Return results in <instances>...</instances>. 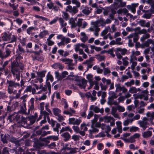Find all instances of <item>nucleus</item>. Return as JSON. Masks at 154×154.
<instances>
[{"instance_id":"30","label":"nucleus","mask_w":154,"mask_h":154,"mask_svg":"<svg viewBox=\"0 0 154 154\" xmlns=\"http://www.w3.org/2000/svg\"><path fill=\"white\" fill-rule=\"evenodd\" d=\"M28 119H29V120L30 122V125H32L34 124L35 122L36 119L34 118V117L32 116H29Z\"/></svg>"},{"instance_id":"4","label":"nucleus","mask_w":154,"mask_h":154,"mask_svg":"<svg viewBox=\"0 0 154 154\" xmlns=\"http://www.w3.org/2000/svg\"><path fill=\"white\" fill-rule=\"evenodd\" d=\"M11 51L10 49L6 48L5 51L0 50V58L2 60L10 56Z\"/></svg>"},{"instance_id":"10","label":"nucleus","mask_w":154,"mask_h":154,"mask_svg":"<svg viewBox=\"0 0 154 154\" xmlns=\"http://www.w3.org/2000/svg\"><path fill=\"white\" fill-rule=\"evenodd\" d=\"M116 98L115 94L109 97L108 98L107 103L109 105H116V101H115L114 99Z\"/></svg>"},{"instance_id":"63","label":"nucleus","mask_w":154,"mask_h":154,"mask_svg":"<svg viewBox=\"0 0 154 154\" xmlns=\"http://www.w3.org/2000/svg\"><path fill=\"white\" fill-rule=\"evenodd\" d=\"M83 20L82 19H78V21L77 22V26L80 27L81 26L82 24V21Z\"/></svg>"},{"instance_id":"47","label":"nucleus","mask_w":154,"mask_h":154,"mask_svg":"<svg viewBox=\"0 0 154 154\" xmlns=\"http://www.w3.org/2000/svg\"><path fill=\"white\" fill-rule=\"evenodd\" d=\"M47 92H46L45 93V94H44L42 96H41L40 97H39L37 99L36 98L37 100H38L39 101H41V100H45L47 97V96L46 95V94H47Z\"/></svg>"},{"instance_id":"60","label":"nucleus","mask_w":154,"mask_h":154,"mask_svg":"<svg viewBox=\"0 0 154 154\" xmlns=\"http://www.w3.org/2000/svg\"><path fill=\"white\" fill-rule=\"evenodd\" d=\"M75 118H69V124L74 125V122H75Z\"/></svg>"},{"instance_id":"8","label":"nucleus","mask_w":154,"mask_h":154,"mask_svg":"<svg viewBox=\"0 0 154 154\" xmlns=\"http://www.w3.org/2000/svg\"><path fill=\"white\" fill-rule=\"evenodd\" d=\"M110 12L111 13L109 14V17L112 20H115L114 18V15L116 14V0H114V2L113 3V7L111 10Z\"/></svg>"},{"instance_id":"6","label":"nucleus","mask_w":154,"mask_h":154,"mask_svg":"<svg viewBox=\"0 0 154 154\" xmlns=\"http://www.w3.org/2000/svg\"><path fill=\"white\" fill-rule=\"evenodd\" d=\"M11 34H8L6 32H5L2 34L0 38L3 41L8 42L10 41L11 38Z\"/></svg>"},{"instance_id":"44","label":"nucleus","mask_w":154,"mask_h":154,"mask_svg":"<svg viewBox=\"0 0 154 154\" xmlns=\"http://www.w3.org/2000/svg\"><path fill=\"white\" fill-rule=\"evenodd\" d=\"M139 130V128L137 127L133 126L131 127L129 130L130 132H136Z\"/></svg>"},{"instance_id":"46","label":"nucleus","mask_w":154,"mask_h":154,"mask_svg":"<svg viewBox=\"0 0 154 154\" xmlns=\"http://www.w3.org/2000/svg\"><path fill=\"white\" fill-rule=\"evenodd\" d=\"M68 74V72L66 71L63 72L62 74L61 75V77H60L59 78L61 80L65 78Z\"/></svg>"},{"instance_id":"62","label":"nucleus","mask_w":154,"mask_h":154,"mask_svg":"<svg viewBox=\"0 0 154 154\" xmlns=\"http://www.w3.org/2000/svg\"><path fill=\"white\" fill-rule=\"evenodd\" d=\"M94 115V113L91 110H90L88 114V115L87 117V119H90L91 117Z\"/></svg>"},{"instance_id":"24","label":"nucleus","mask_w":154,"mask_h":154,"mask_svg":"<svg viewBox=\"0 0 154 154\" xmlns=\"http://www.w3.org/2000/svg\"><path fill=\"white\" fill-rule=\"evenodd\" d=\"M118 110L119 112H122L125 111V109L124 107L118 105L116 102V111Z\"/></svg>"},{"instance_id":"19","label":"nucleus","mask_w":154,"mask_h":154,"mask_svg":"<svg viewBox=\"0 0 154 154\" xmlns=\"http://www.w3.org/2000/svg\"><path fill=\"white\" fill-rule=\"evenodd\" d=\"M113 7V4L111 5L110 7H107L106 9H105L104 8H103V9L104 10V11L103 12V14L105 15H107L108 14V13L110 12L111 11V10Z\"/></svg>"},{"instance_id":"41","label":"nucleus","mask_w":154,"mask_h":154,"mask_svg":"<svg viewBox=\"0 0 154 154\" xmlns=\"http://www.w3.org/2000/svg\"><path fill=\"white\" fill-rule=\"evenodd\" d=\"M34 17L36 18L39 19L41 18L43 20H45L47 21H48V19L47 18H46L44 17L40 16L38 15H35Z\"/></svg>"},{"instance_id":"22","label":"nucleus","mask_w":154,"mask_h":154,"mask_svg":"<svg viewBox=\"0 0 154 154\" xmlns=\"http://www.w3.org/2000/svg\"><path fill=\"white\" fill-rule=\"evenodd\" d=\"M90 110H93L95 113H98L100 111V108L97 106H95L94 105H91L90 107Z\"/></svg>"},{"instance_id":"50","label":"nucleus","mask_w":154,"mask_h":154,"mask_svg":"<svg viewBox=\"0 0 154 154\" xmlns=\"http://www.w3.org/2000/svg\"><path fill=\"white\" fill-rule=\"evenodd\" d=\"M107 52L110 54L112 57H115V55L113 53V48L109 49L108 51H107Z\"/></svg>"},{"instance_id":"40","label":"nucleus","mask_w":154,"mask_h":154,"mask_svg":"<svg viewBox=\"0 0 154 154\" xmlns=\"http://www.w3.org/2000/svg\"><path fill=\"white\" fill-rule=\"evenodd\" d=\"M152 42V40L150 39H148L147 41L145 42L144 44L145 46L146 47L149 46V44H151Z\"/></svg>"},{"instance_id":"31","label":"nucleus","mask_w":154,"mask_h":154,"mask_svg":"<svg viewBox=\"0 0 154 154\" xmlns=\"http://www.w3.org/2000/svg\"><path fill=\"white\" fill-rule=\"evenodd\" d=\"M129 92L131 94L136 93L137 92V89L135 87H132L130 88Z\"/></svg>"},{"instance_id":"57","label":"nucleus","mask_w":154,"mask_h":154,"mask_svg":"<svg viewBox=\"0 0 154 154\" xmlns=\"http://www.w3.org/2000/svg\"><path fill=\"white\" fill-rule=\"evenodd\" d=\"M139 38V36L138 35L136 34L135 33V34L133 38V41L134 42H137Z\"/></svg>"},{"instance_id":"55","label":"nucleus","mask_w":154,"mask_h":154,"mask_svg":"<svg viewBox=\"0 0 154 154\" xmlns=\"http://www.w3.org/2000/svg\"><path fill=\"white\" fill-rule=\"evenodd\" d=\"M49 106V103H46L45 105V109L48 112L51 114L52 115V113L51 110L48 108Z\"/></svg>"},{"instance_id":"54","label":"nucleus","mask_w":154,"mask_h":154,"mask_svg":"<svg viewBox=\"0 0 154 154\" xmlns=\"http://www.w3.org/2000/svg\"><path fill=\"white\" fill-rule=\"evenodd\" d=\"M2 154H9L8 148L7 147H5L3 148Z\"/></svg>"},{"instance_id":"38","label":"nucleus","mask_w":154,"mask_h":154,"mask_svg":"<svg viewBox=\"0 0 154 154\" xmlns=\"http://www.w3.org/2000/svg\"><path fill=\"white\" fill-rule=\"evenodd\" d=\"M84 111L83 112H82L81 113V116L82 117L85 118L86 117V111L87 109V107H85L84 108Z\"/></svg>"},{"instance_id":"13","label":"nucleus","mask_w":154,"mask_h":154,"mask_svg":"<svg viewBox=\"0 0 154 154\" xmlns=\"http://www.w3.org/2000/svg\"><path fill=\"white\" fill-rule=\"evenodd\" d=\"M9 137H10V136L8 134H5L4 135L3 134H1V140L4 143H7Z\"/></svg>"},{"instance_id":"37","label":"nucleus","mask_w":154,"mask_h":154,"mask_svg":"<svg viewBox=\"0 0 154 154\" xmlns=\"http://www.w3.org/2000/svg\"><path fill=\"white\" fill-rule=\"evenodd\" d=\"M133 95L134 96V97L135 99H142L143 98V96H144V94H141L139 95L134 94Z\"/></svg>"},{"instance_id":"20","label":"nucleus","mask_w":154,"mask_h":154,"mask_svg":"<svg viewBox=\"0 0 154 154\" xmlns=\"http://www.w3.org/2000/svg\"><path fill=\"white\" fill-rule=\"evenodd\" d=\"M128 12V11L125 8H120L117 11V12L118 14H121L123 13L124 15H126Z\"/></svg>"},{"instance_id":"7","label":"nucleus","mask_w":154,"mask_h":154,"mask_svg":"<svg viewBox=\"0 0 154 154\" xmlns=\"http://www.w3.org/2000/svg\"><path fill=\"white\" fill-rule=\"evenodd\" d=\"M34 54H31V57L32 58L33 60H37L38 61H42L44 59V57L40 54H37L34 53Z\"/></svg>"},{"instance_id":"21","label":"nucleus","mask_w":154,"mask_h":154,"mask_svg":"<svg viewBox=\"0 0 154 154\" xmlns=\"http://www.w3.org/2000/svg\"><path fill=\"white\" fill-rule=\"evenodd\" d=\"M142 134L144 138H146L152 136V132L151 131H148L144 132Z\"/></svg>"},{"instance_id":"25","label":"nucleus","mask_w":154,"mask_h":154,"mask_svg":"<svg viewBox=\"0 0 154 154\" xmlns=\"http://www.w3.org/2000/svg\"><path fill=\"white\" fill-rule=\"evenodd\" d=\"M53 112L54 114L57 116L59 115V113L61 112V110L58 108H54L53 109Z\"/></svg>"},{"instance_id":"36","label":"nucleus","mask_w":154,"mask_h":154,"mask_svg":"<svg viewBox=\"0 0 154 154\" xmlns=\"http://www.w3.org/2000/svg\"><path fill=\"white\" fill-rule=\"evenodd\" d=\"M98 23L100 24L102 26H104L106 24L105 20L103 18H100Z\"/></svg>"},{"instance_id":"26","label":"nucleus","mask_w":154,"mask_h":154,"mask_svg":"<svg viewBox=\"0 0 154 154\" xmlns=\"http://www.w3.org/2000/svg\"><path fill=\"white\" fill-rule=\"evenodd\" d=\"M120 51L122 55H125L127 52V50L125 48L122 49L120 48H116V51Z\"/></svg>"},{"instance_id":"56","label":"nucleus","mask_w":154,"mask_h":154,"mask_svg":"<svg viewBox=\"0 0 154 154\" xmlns=\"http://www.w3.org/2000/svg\"><path fill=\"white\" fill-rule=\"evenodd\" d=\"M18 112L20 113L24 114L26 113V110L23 106H21L20 108V110Z\"/></svg>"},{"instance_id":"35","label":"nucleus","mask_w":154,"mask_h":154,"mask_svg":"<svg viewBox=\"0 0 154 154\" xmlns=\"http://www.w3.org/2000/svg\"><path fill=\"white\" fill-rule=\"evenodd\" d=\"M81 129L82 131L83 130V131L85 132L87 131L88 128L86 127V125L85 123H83L81 124Z\"/></svg>"},{"instance_id":"61","label":"nucleus","mask_w":154,"mask_h":154,"mask_svg":"<svg viewBox=\"0 0 154 154\" xmlns=\"http://www.w3.org/2000/svg\"><path fill=\"white\" fill-rule=\"evenodd\" d=\"M16 112H14L13 113L10 114L9 116L8 117V119L11 120L13 119V117L15 116Z\"/></svg>"},{"instance_id":"12","label":"nucleus","mask_w":154,"mask_h":154,"mask_svg":"<svg viewBox=\"0 0 154 154\" xmlns=\"http://www.w3.org/2000/svg\"><path fill=\"white\" fill-rule=\"evenodd\" d=\"M62 137L63 138V140L65 142L68 141L71 137V135L68 132H66L62 133L61 135Z\"/></svg>"},{"instance_id":"9","label":"nucleus","mask_w":154,"mask_h":154,"mask_svg":"<svg viewBox=\"0 0 154 154\" xmlns=\"http://www.w3.org/2000/svg\"><path fill=\"white\" fill-rule=\"evenodd\" d=\"M138 23L142 27L149 28L150 26V23L149 21L146 22V20H140L138 21Z\"/></svg>"},{"instance_id":"51","label":"nucleus","mask_w":154,"mask_h":154,"mask_svg":"<svg viewBox=\"0 0 154 154\" xmlns=\"http://www.w3.org/2000/svg\"><path fill=\"white\" fill-rule=\"evenodd\" d=\"M55 1L54 2V4L56 5H57L60 7L62 8H63V5L58 0H54Z\"/></svg>"},{"instance_id":"32","label":"nucleus","mask_w":154,"mask_h":154,"mask_svg":"<svg viewBox=\"0 0 154 154\" xmlns=\"http://www.w3.org/2000/svg\"><path fill=\"white\" fill-rule=\"evenodd\" d=\"M67 12H66V11L65 12L63 11H62V13L63 14L62 17L66 20H67L69 19V16L68 14L67 13Z\"/></svg>"},{"instance_id":"34","label":"nucleus","mask_w":154,"mask_h":154,"mask_svg":"<svg viewBox=\"0 0 154 154\" xmlns=\"http://www.w3.org/2000/svg\"><path fill=\"white\" fill-rule=\"evenodd\" d=\"M20 117V115L19 113L18 112L17 113H16L15 115L13 117V120L17 122L19 120Z\"/></svg>"},{"instance_id":"1","label":"nucleus","mask_w":154,"mask_h":154,"mask_svg":"<svg viewBox=\"0 0 154 154\" xmlns=\"http://www.w3.org/2000/svg\"><path fill=\"white\" fill-rule=\"evenodd\" d=\"M17 57L15 60L11 61L10 66L11 73L14 76H15L17 81L20 80V72L25 68L24 64L21 62H18L17 61Z\"/></svg>"},{"instance_id":"28","label":"nucleus","mask_w":154,"mask_h":154,"mask_svg":"<svg viewBox=\"0 0 154 154\" xmlns=\"http://www.w3.org/2000/svg\"><path fill=\"white\" fill-rule=\"evenodd\" d=\"M50 72H48L46 75V81L48 80H50L51 82L53 81L54 78L51 74H50Z\"/></svg>"},{"instance_id":"29","label":"nucleus","mask_w":154,"mask_h":154,"mask_svg":"<svg viewBox=\"0 0 154 154\" xmlns=\"http://www.w3.org/2000/svg\"><path fill=\"white\" fill-rule=\"evenodd\" d=\"M17 36L14 35H12V37H11L10 40L9 41V42L12 43L14 42H16L17 41Z\"/></svg>"},{"instance_id":"15","label":"nucleus","mask_w":154,"mask_h":154,"mask_svg":"<svg viewBox=\"0 0 154 154\" xmlns=\"http://www.w3.org/2000/svg\"><path fill=\"white\" fill-rule=\"evenodd\" d=\"M92 10V8L85 6L84 9L82 10V12L86 15H88L91 12Z\"/></svg>"},{"instance_id":"64","label":"nucleus","mask_w":154,"mask_h":154,"mask_svg":"<svg viewBox=\"0 0 154 154\" xmlns=\"http://www.w3.org/2000/svg\"><path fill=\"white\" fill-rule=\"evenodd\" d=\"M56 146L55 142H53L48 145V147L51 149H54Z\"/></svg>"},{"instance_id":"27","label":"nucleus","mask_w":154,"mask_h":154,"mask_svg":"<svg viewBox=\"0 0 154 154\" xmlns=\"http://www.w3.org/2000/svg\"><path fill=\"white\" fill-rule=\"evenodd\" d=\"M48 31L46 30H44L40 33L38 35V36L40 37L41 38H43L44 36L48 35Z\"/></svg>"},{"instance_id":"5","label":"nucleus","mask_w":154,"mask_h":154,"mask_svg":"<svg viewBox=\"0 0 154 154\" xmlns=\"http://www.w3.org/2000/svg\"><path fill=\"white\" fill-rule=\"evenodd\" d=\"M47 4V6L49 9H52L54 11H58L60 10V7L51 1Z\"/></svg>"},{"instance_id":"33","label":"nucleus","mask_w":154,"mask_h":154,"mask_svg":"<svg viewBox=\"0 0 154 154\" xmlns=\"http://www.w3.org/2000/svg\"><path fill=\"white\" fill-rule=\"evenodd\" d=\"M40 114H42L43 116H44V118L45 119H46L47 117L49 116V114H50L49 113H48L45 110L40 111Z\"/></svg>"},{"instance_id":"45","label":"nucleus","mask_w":154,"mask_h":154,"mask_svg":"<svg viewBox=\"0 0 154 154\" xmlns=\"http://www.w3.org/2000/svg\"><path fill=\"white\" fill-rule=\"evenodd\" d=\"M32 89V86L31 85L28 86L26 87L24 91V93H27L28 92H30Z\"/></svg>"},{"instance_id":"58","label":"nucleus","mask_w":154,"mask_h":154,"mask_svg":"<svg viewBox=\"0 0 154 154\" xmlns=\"http://www.w3.org/2000/svg\"><path fill=\"white\" fill-rule=\"evenodd\" d=\"M89 131L90 134H91L93 132H98L99 131V130L97 128H94L92 130H89Z\"/></svg>"},{"instance_id":"23","label":"nucleus","mask_w":154,"mask_h":154,"mask_svg":"<svg viewBox=\"0 0 154 154\" xmlns=\"http://www.w3.org/2000/svg\"><path fill=\"white\" fill-rule=\"evenodd\" d=\"M58 20L60 23V24L61 26L62 27H65L67 25V23H64V20L63 18L60 17L59 18Z\"/></svg>"},{"instance_id":"39","label":"nucleus","mask_w":154,"mask_h":154,"mask_svg":"<svg viewBox=\"0 0 154 154\" xmlns=\"http://www.w3.org/2000/svg\"><path fill=\"white\" fill-rule=\"evenodd\" d=\"M47 138L49 140L53 139L54 140H57L58 139V137L57 136L54 135L49 136L47 137Z\"/></svg>"},{"instance_id":"59","label":"nucleus","mask_w":154,"mask_h":154,"mask_svg":"<svg viewBox=\"0 0 154 154\" xmlns=\"http://www.w3.org/2000/svg\"><path fill=\"white\" fill-rule=\"evenodd\" d=\"M70 127L67 126L65 128L63 127L62 129L60 131V133H62L65 131H68Z\"/></svg>"},{"instance_id":"14","label":"nucleus","mask_w":154,"mask_h":154,"mask_svg":"<svg viewBox=\"0 0 154 154\" xmlns=\"http://www.w3.org/2000/svg\"><path fill=\"white\" fill-rule=\"evenodd\" d=\"M10 102H9V105H8L7 107V109L8 112H11V111L14 110L15 108V107L17 106V103H15L14 104H13L11 106H9V105L10 104Z\"/></svg>"},{"instance_id":"17","label":"nucleus","mask_w":154,"mask_h":154,"mask_svg":"<svg viewBox=\"0 0 154 154\" xmlns=\"http://www.w3.org/2000/svg\"><path fill=\"white\" fill-rule=\"evenodd\" d=\"M140 127L143 128V130H145L147 127V125L148 123L147 121H140L139 123Z\"/></svg>"},{"instance_id":"48","label":"nucleus","mask_w":154,"mask_h":154,"mask_svg":"<svg viewBox=\"0 0 154 154\" xmlns=\"http://www.w3.org/2000/svg\"><path fill=\"white\" fill-rule=\"evenodd\" d=\"M97 59L100 61L104 60L105 59V57L104 56L98 55H97Z\"/></svg>"},{"instance_id":"53","label":"nucleus","mask_w":154,"mask_h":154,"mask_svg":"<svg viewBox=\"0 0 154 154\" xmlns=\"http://www.w3.org/2000/svg\"><path fill=\"white\" fill-rule=\"evenodd\" d=\"M93 77V75L91 74H89L87 75L86 78L88 80V82H91L92 81H93V80L92 79Z\"/></svg>"},{"instance_id":"2","label":"nucleus","mask_w":154,"mask_h":154,"mask_svg":"<svg viewBox=\"0 0 154 154\" xmlns=\"http://www.w3.org/2000/svg\"><path fill=\"white\" fill-rule=\"evenodd\" d=\"M7 86V91L8 94H15L17 92L15 89L17 87H19L20 84L14 81H8L5 83Z\"/></svg>"},{"instance_id":"43","label":"nucleus","mask_w":154,"mask_h":154,"mask_svg":"<svg viewBox=\"0 0 154 154\" xmlns=\"http://www.w3.org/2000/svg\"><path fill=\"white\" fill-rule=\"evenodd\" d=\"M76 149H78L77 148L75 147L74 148H71L70 151L68 153V154H72L75 153L77 152Z\"/></svg>"},{"instance_id":"16","label":"nucleus","mask_w":154,"mask_h":154,"mask_svg":"<svg viewBox=\"0 0 154 154\" xmlns=\"http://www.w3.org/2000/svg\"><path fill=\"white\" fill-rule=\"evenodd\" d=\"M25 52L24 49L21 47L20 44L18 45V49L16 51V53L19 55Z\"/></svg>"},{"instance_id":"3","label":"nucleus","mask_w":154,"mask_h":154,"mask_svg":"<svg viewBox=\"0 0 154 154\" xmlns=\"http://www.w3.org/2000/svg\"><path fill=\"white\" fill-rule=\"evenodd\" d=\"M71 2L72 4L76 5V6H73L72 8L71 5H69L66 7V11L73 15L78 12V8L80 6V3L77 0H72Z\"/></svg>"},{"instance_id":"52","label":"nucleus","mask_w":154,"mask_h":154,"mask_svg":"<svg viewBox=\"0 0 154 154\" xmlns=\"http://www.w3.org/2000/svg\"><path fill=\"white\" fill-rule=\"evenodd\" d=\"M34 29V27L33 26L29 27L27 29L26 32L27 34L30 35L31 34V31Z\"/></svg>"},{"instance_id":"18","label":"nucleus","mask_w":154,"mask_h":154,"mask_svg":"<svg viewBox=\"0 0 154 154\" xmlns=\"http://www.w3.org/2000/svg\"><path fill=\"white\" fill-rule=\"evenodd\" d=\"M47 72L45 70H43L40 72H36L37 77L40 78H43L45 77V74Z\"/></svg>"},{"instance_id":"42","label":"nucleus","mask_w":154,"mask_h":154,"mask_svg":"<svg viewBox=\"0 0 154 154\" xmlns=\"http://www.w3.org/2000/svg\"><path fill=\"white\" fill-rule=\"evenodd\" d=\"M93 25L95 27V32H98L100 30V28L98 27V23L96 22H94Z\"/></svg>"},{"instance_id":"11","label":"nucleus","mask_w":154,"mask_h":154,"mask_svg":"<svg viewBox=\"0 0 154 154\" xmlns=\"http://www.w3.org/2000/svg\"><path fill=\"white\" fill-rule=\"evenodd\" d=\"M112 120V117L110 116H105L101 117L100 119V121H103L107 123L109 122Z\"/></svg>"},{"instance_id":"49","label":"nucleus","mask_w":154,"mask_h":154,"mask_svg":"<svg viewBox=\"0 0 154 154\" xmlns=\"http://www.w3.org/2000/svg\"><path fill=\"white\" fill-rule=\"evenodd\" d=\"M134 30L135 31L134 33H136L137 34L139 35L141 30V28L140 27L138 26L134 28Z\"/></svg>"}]
</instances>
